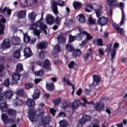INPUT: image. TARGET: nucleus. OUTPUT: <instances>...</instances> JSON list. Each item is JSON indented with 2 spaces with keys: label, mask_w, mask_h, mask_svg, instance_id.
<instances>
[{
  "label": "nucleus",
  "mask_w": 127,
  "mask_h": 127,
  "mask_svg": "<svg viewBox=\"0 0 127 127\" xmlns=\"http://www.w3.org/2000/svg\"><path fill=\"white\" fill-rule=\"evenodd\" d=\"M24 56H25V58H29V57L32 56V52L30 48H26L24 50Z\"/></svg>",
  "instance_id": "4468645a"
},
{
  "label": "nucleus",
  "mask_w": 127,
  "mask_h": 127,
  "mask_svg": "<svg viewBox=\"0 0 127 127\" xmlns=\"http://www.w3.org/2000/svg\"><path fill=\"white\" fill-rule=\"evenodd\" d=\"M104 107L105 105L102 102H98L94 104V108L97 112H101Z\"/></svg>",
  "instance_id": "1a4fd4ad"
},
{
  "label": "nucleus",
  "mask_w": 127,
  "mask_h": 127,
  "mask_svg": "<svg viewBox=\"0 0 127 127\" xmlns=\"http://www.w3.org/2000/svg\"><path fill=\"white\" fill-rule=\"evenodd\" d=\"M83 3L82 2L74 1L73 2V6L74 9H80L82 7Z\"/></svg>",
  "instance_id": "a878e982"
},
{
  "label": "nucleus",
  "mask_w": 127,
  "mask_h": 127,
  "mask_svg": "<svg viewBox=\"0 0 127 127\" xmlns=\"http://www.w3.org/2000/svg\"><path fill=\"white\" fill-rule=\"evenodd\" d=\"M28 18L30 22H34L36 18V15H35V13H34V12H31L29 13L28 14Z\"/></svg>",
  "instance_id": "4be33fe9"
},
{
  "label": "nucleus",
  "mask_w": 127,
  "mask_h": 127,
  "mask_svg": "<svg viewBox=\"0 0 127 127\" xmlns=\"http://www.w3.org/2000/svg\"><path fill=\"white\" fill-rule=\"evenodd\" d=\"M43 73H44V70L40 69L39 71H36L35 72V76H42V75H43Z\"/></svg>",
  "instance_id": "603ef678"
},
{
  "label": "nucleus",
  "mask_w": 127,
  "mask_h": 127,
  "mask_svg": "<svg viewBox=\"0 0 127 127\" xmlns=\"http://www.w3.org/2000/svg\"><path fill=\"white\" fill-rule=\"evenodd\" d=\"M60 126L61 127H66L68 126V123L65 120L61 121L60 122Z\"/></svg>",
  "instance_id": "37998d69"
},
{
  "label": "nucleus",
  "mask_w": 127,
  "mask_h": 127,
  "mask_svg": "<svg viewBox=\"0 0 127 127\" xmlns=\"http://www.w3.org/2000/svg\"><path fill=\"white\" fill-rule=\"evenodd\" d=\"M23 41L24 43L27 44L30 41V37L28 36L27 33H23Z\"/></svg>",
  "instance_id": "bb28decb"
},
{
  "label": "nucleus",
  "mask_w": 127,
  "mask_h": 127,
  "mask_svg": "<svg viewBox=\"0 0 127 127\" xmlns=\"http://www.w3.org/2000/svg\"><path fill=\"white\" fill-rule=\"evenodd\" d=\"M65 48L68 52H72V51H74V47L70 43H68L65 45Z\"/></svg>",
  "instance_id": "cd10ccee"
},
{
  "label": "nucleus",
  "mask_w": 127,
  "mask_h": 127,
  "mask_svg": "<svg viewBox=\"0 0 127 127\" xmlns=\"http://www.w3.org/2000/svg\"><path fill=\"white\" fill-rule=\"evenodd\" d=\"M84 35V34H82L80 31L79 33H78L75 36L76 40H77L78 41H80L82 39H83V36Z\"/></svg>",
  "instance_id": "58836bf2"
},
{
  "label": "nucleus",
  "mask_w": 127,
  "mask_h": 127,
  "mask_svg": "<svg viewBox=\"0 0 127 127\" xmlns=\"http://www.w3.org/2000/svg\"><path fill=\"white\" fill-rule=\"evenodd\" d=\"M36 91L37 92H35L32 96L33 100H37L39 98V96H40V91L39 89H37Z\"/></svg>",
  "instance_id": "f704fd0d"
},
{
  "label": "nucleus",
  "mask_w": 127,
  "mask_h": 127,
  "mask_svg": "<svg viewBox=\"0 0 127 127\" xmlns=\"http://www.w3.org/2000/svg\"><path fill=\"white\" fill-rule=\"evenodd\" d=\"M68 39H69L68 43H72V42L76 40V37H75V36H72V35H69Z\"/></svg>",
  "instance_id": "49530a36"
},
{
  "label": "nucleus",
  "mask_w": 127,
  "mask_h": 127,
  "mask_svg": "<svg viewBox=\"0 0 127 127\" xmlns=\"http://www.w3.org/2000/svg\"><path fill=\"white\" fill-rule=\"evenodd\" d=\"M14 104H15V105L16 106H21L23 104V101H22V100H21L19 99L16 98L14 101Z\"/></svg>",
  "instance_id": "c9c22d12"
},
{
  "label": "nucleus",
  "mask_w": 127,
  "mask_h": 127,
  "mask_svg": "<svg viewBox=\"0 0 127 127\" xmlns=\"http://www.w3.org/2000/svg\"><path fill=\"white\" fill-rule=\"evenodd\" d=\"M18 18L21 19L26 16V11L25 10L19 11L17 14Z\"/></svg>",
  "instance_id": "aec40b11"
},
{
  "label": "nucleus",
  "mask_w": 127,
  "mask_h": 127,
  "mask_svg": "<svg viewBox=\"0 0 127 127\" xmlns=\"http://www.w3.org/2000/svg\"><path fill=\"white\" fill-rule=\"evenodd\" d=\"M55 22L56 23V24L59 25V24L60 23V18L59 17H58V16L56 18Z\"/></svg>",
  "instance_id": "e2e57ef3"
},
{
  "label": "nucleus",
  "mask_w": 127,
  "mask_h": 127,
  "mask_svg": "<svg viewBox=\"0 0 127 127\" xmlns=\"http://www.w3.org/2000/svg\"><path fill=\"white\" fill-rule=\"evenodd\" d=\"M54 51L56 53H59L61 52V48H60L59 45H57L54 46Z\"/></svg>",
  "instance_id": "de8ad7c7"
},
{
  "label": "nucleus",
  "mask_w": 127,
  "mask_h": 127,
  "mask_svg": "<svg viewBox=\"0 0 127 127\" xmlns=\"http://www.w3.org/2000/svg\"><path fill=\"white\" fill-rule=\"evenodd\" d=\"M108 21H109L108 18L105 17H100L97 20L98 24L99 25H100V26H104V25H106V24L108 23Z\"/></svg>",
  "instance_id": "9d476101"
},
{
  "label": "nucleus",
  "mask_w": 127,
  "mask_h": 127,
  "mask_svg": "<svg viewBox=\"0 0 127 127\" xmlns=\"http://www.w3.org/2000/svg\"><path fill=\"white\" fill-rule=\"evenodd\" d=\"M93 78V82L89 85L90 88L93 89L96 87L101 82V78L97 75H93L92 76Z\"/></svg>",
  "instance_id": "39448f33"
},
{
  "label": "nucleus",
  "mask_w": 127,
  "mask_h": 127,
  "mask_svg": "<svg viewBox=\"0 0 127 127\" xmlns=\"http://www.w3.org/2000/svg\"><path fill=\"white\" fill-rule=\"evenodd\" d=\"M88 21H89V24L90 25L96 24V21L91 16H90L88 18Z\"/></svg>",
  "instance_id": "3c124183"
},
{
  "label": "nucleus",
  "mask_w": 127,
  "mask_h": 127,
  "mask_svg": "<svg viewBox=\"0 0 127 127\" xmlns=\"http://www.w3.org/2000/svg\"><path fill=\"white\" fill-rule=\"evenodd\" d=\"M82 92H83V90H82V89L79 88L76 92V95H77V96H80Z\"/></svg>",
  "instance_id": "0e129e2a"
},
{
  "label": "nucleus",
  "mask_w": 127,
  "mask_h": 127,
  "mask_svg": "<svg viewBox=\"0 0 127 127\" xmlns=\"http://www.w3.org/2000/svg\"><path fill=\"white\" fill-rule=\"evenodd\" d=\"M35 113L36 112L33 109H30L29 111V118L31 122H36V118H35Z\"/></svg>",
  "instance_id": "6e6552de"
},
{
  "label": "nucleus",
  "mask_w": 127,
  "mask_h": 127,
  "mask_svg": "<svg viewBox=\"0 0 127 127\" xmlns=\"http://www.w3.org/2000/svg\"><path fill=\"white\" fill-rule=\"evenodd\" d=\"M50 122V118L49 116H46L42 119L41 123L43 127H46V125H48Z\"/></svg>",
  "instance_id": "a211bd4d"
},
{
  "label": "nucleus",
  "mask_w": 127,
  "mask_h": 127,
  "mask_svg": "<svg viewBox=\"0 0 127 127\" xmlns=\"http://www.w3.org/2000/svg\"><path fill=\"white\" fill-rule=\"evenodd\" d=\"M75 65V62L74 61H71L70 63L68 64V67L69 69H72L73 67Z\"/></svg>",
  "instance_id": "13d9d810"
},
{
  "label": "nucleus",
  "mask_w": 127,
  "mask_h": 127,
  "mask_svg": "<svg viewBox=\"0 0 127 127\" xmlns=\"http://www.w3.org/2000/svg\"><path fill=\"white\" fill-rule=\"evenodd\" d=\"M33 87V83H26L25 84V87L27 90L31 89Z\"/></svg>",
  "instance_id": "09e8293b"
},
{
  "label": "nucleus",
  "mask_w": 127,
  "mask_h": 127,
  "mask_svg": "<svg viewBox=\"0 0 127 127\" xmlns=\"http://www.w3.org/2000/svg\"><path fill=\"white\" fill-rule=\"evenodd\" d=\"M13 95V93L11 91L9 90V91H6L5 93L4 96L6 98V99H10L12 97Z\"/></svg>",
  "instance_id": "e433bc0d"
},
{
  "label": "nucleus",
  "mask_w": 127,
  "mask_h": 127,
  "mask_svg": "<svg viewBox=\"0 0 127 127\" xmlns=\"http://www.w3.org/2000/svg\"><path fill=\"white\" fill-rule=\"evenodd\" d=\"M106 2L109 6L118 5V0H106Z\"/></svg>",
  "instance_id": "5701e85b"
},
{
  "label": "nucleus",
  "mask_w": 127,
  "mask_h": 127,
  "mask_svg": "<svg viewBox=\"0 0 127 127\" xmlns=\"http://www.w3.org/2000/svg\"><path fill=\"white\" fill-rule=\"evenodd\" d=\"M53 102L55 105V107H58L60 104V103H61V98L54 99Z\"/></svg>",
  "instance_id": "a19ab883"
},
{
  "label": "nucleus",
  "mask_w": 127,
  "mask_h": 127,
  "mask_svg": "<svg viewBox=\"0 0 127 127\" xmlns=\"http://www.w3.org/2000/svg\"><path fill=\"white\" fill-rule=\"evenodd\" d=\"M40 28L41 30H43L44 33L46 34L47 33V26L44 24V21H37L36 22H34L33 23L31 26L30 29L31 30H33L34 35L37 36V38L39 39L40 38V33H41V31L40 30L37 29L36 28Z\"/></svg>",
  "instance_id": "f03ea898"
},
{
  "label": "nucleus",
  "mask_w": 127,
  "mask_h": 127,
  "mask_svg": "<svg viewBox=\"0 0 127 127\" xmlns=\"http://www.w3.org/2000/svg\"><path fill=\"white\" fill-rule=\"evenodd\" d=\"M78 30L80 32V33L82 34H84V35L86 36L87 40H91V39H93V36H91L90 34L88 33L86 31H81V28L78 27Z\"/></svg>",
  "instance_id": "412c9836"
},
{
  "label": "nucleus",
  "mask_w": 127,
  "mask_h": 127,
  "mask_svg": "<svg viewBox=\"0 0 127 127\" xmlns=\"http://www.w3.org/2000/svg\"><path fill=\"white\" fill-rule=\"evenodd\" d=\"M50 112L53 117L55 116L56 111L54 109H50Z\"/></svg>",
  "instance_id": "680f3d73"
},
{
  "label": "nucleus",
  "mask_w": 127,
  "mask_h": 127,
  "mask_svg": "<svg viewBox=\"0 0 127 127\" xmlns=\"http://www.w3.org/2000/svg\"><path fill=\"white\" fill-rule=\"evenodd\" d=\"M1 47L2 48H9L10 47V41L9 39H5L3 41L2 45H1Z\"/></svg>",
  "instance_id": "f8f14e48"
},
{
  "label": "nucleus",
  "mask_w": 127,
  "mask_h": 127,
  "mask_svg": "<svg viewBox=\"0 0 127 127\" xmlns=\"http://www.w3.org/2000/svg\"><path fill=\"white\" fill-rule=\"evenodd\" d=\"M81 54H82V52L79 49H76L73 53V56L77 57V56H79Z\"/></svg>",
  "instance_id": "8fccbe9b"
},
{
  "label": "nucleus",
  "mask_w": 127,
  "mask_h": 127,
  "mask_svg": "<svg viewBox=\"0 0 127 127\" xmlns=\"http://www.w3.org/2000/svg\"><path fill=\"white\" fill-rule=\"evenodd\" d=\"M16 94L17 96L19 97H23L24 96V91L23 89H18L16 92Z\"/></svg>",
  "instance_id": "ea45409f"
},
{
  "label": "nucleus",
  "mask_w": 127,
  "mask_h": 127,
  "mask_svg": "<svg viewBox=\"0 0 127 127\" xmlns=\"http://www.w3.org/2000/svg\"><path fill=\"white\" fill-rule=\"evenodd\" d=\"M46 21L47 24L52 25L54 22V17H53L51 14L47 15L46 17Z\"/></svg>",
  "instance_id": "9b49d317"
},
{
  "label": "nucleus",
  "mask_w": 127,
  "mask_h": 127,
  "mask_svg": "<svg viewBox=\"0 0 127 127\" xmlns=\"http://www.w3.org/2000/svg\"><path fill=\"white\" fill-rule=\"evenodd\" d=\"M92 43L93 44H94V45H97V46H104L103 40L101 38L94 39Z\"/></svg>",
  "instance_id": "6ab92c4d"
},
{
  "label": "nucleus",
  "mask_w": 127,
  "mask_h": 127,
  "mask_svg": "<svg viewBox=\"0 0 127 127\" xmlns=\"http://www.w3.org/2000/svg\"><path fill=\"white\" fill-rule=\"evenodd\" d=\"M12 79L13 81H19L20 79V74L18 73H14L12 75Z\"/></svg>",
  "instance_id": "c85d7f7f"
},
{
  "label": "nucleus",
  "mask_w": 127,
  "mask_h": 127,
  "mask_svg": "<svg viewBox=\"0 0 127 127\" xmlns=\"http://www.w3.org/2000/svg\"><path fill=\"white\" fill-rule=\"evenodd\" d=\"M3 98H4V94L3 93L0 92V101H2V100H3Z\"/></svg>",
  "instance_id": "774afa93"
},
{
  "label": "nucleus",
  "mask_w": 127,
  "mask_h": 127,
  "mask_svg": "<svg viewBox=\"0 0 127 127\" xmlns=\"http://www.w3.org/2000/svg\"><path fill=\"white\" fill-rule=\"evenodd\" d=\"M62 105L63 109H67V108H69V106L68 102L66 101H63Z\"/></svg>",
  "instance_id": "5fc2aeb1"
},
{
  "label": "nucleus",
  "mask_w": 127,
  "mask_h": 127,
  "mask_svg": "<svg viewBox=\"0 0 127 127\" xmlns=\"http://www.w3.org/2000/svg\"><path fill=\"white\" fill-rule=\"evenodd\" d=\"M6 20L4 18H1L0 22V35L3 34L4 31V26L2 23H5Z\"/></svg>",
  "instance_id": "dca6fc26"
},
{
  "label": "nucleus",
  "mask_w": 127,
  "mask_h": 127,
  "mask_svg": "<svg viewBox=\"0 0 127 127\" xmlns=\"http://www.w3.org/2000/svg\"><path fill=\"white\" fill-rule=\"evenodd\" d=\"M95 13L96 14L97 17L100 18L102 14V11H101V9H95Z\"/></svg>",
  "instance_id": "864d4df0"
},
{
  "label": "nucleus",
  "mask_w": 127,
  "mask_h": 127,
  "mask_svg": "<svg viewBox=\"0 0 127 127\" xmlns=\"http://www.w3.org/2000/svg\"><path fill=\"white\" fill-rule=\"evenodd\" d=\"M5 11H6L8 15H10V14H11V10L10 9L7 8V7H4L3 9L0 8V13L4 14L5 13Z\"/></svg>",
  "instance_id": "b1692460"
},
{
  "label": "nucleus",
  "mask_w": 127,
  "mask_h": 127,
  "mask_svg": "<svg viewBox=\"0 0 127 127\" xmlns=\"http://www.w3.org/2000/svg\"><path fill=\"white\" fill-rule=\"evenodd\" d=\"M26 105L28 106V107H33L34 106V101L32 100V99L28 98L26 101Z\"/></svg>",
  "instance_id": "72a5a7b5"
},
{
  "label": "nucleus",
  "mask_w": 127,
  "mask_h": 127,
  "mask_svg": "<svg viewBox=\"0 0 127 127\" xmlns=\"http://www.w3.org/2000/svg\"><path fill=\"white\" fill-rule=\"evenodd\" d=\"M48 43L46 41H43L37 44V49H46Z\"/></svg>",
  "instance_id": "ddd939ff"
},
{
  "label": "nucleus",
  "mask_w": 127,
  "mask_h": 127,
  "mask_svg": "<svg viewBox=\"0 0 127 127\" xmlns=\"http://www.w3.org/2000/svg\"><path fill=\"white\" fill-rule=\"evenodd\" d=\"M36 65H38V66H40V67H42L43 65V62L41 61H37L36 62Z\"/></svg>",
  "instance_id": "bf43d9fd"
},
{
  "label": "nucleus",
  "mask_w": 127,
  "mask_h": 127,
  "mask_svg": "<svg viewBox=\"0 0 127 127\" xmlns=\"http://www.w3.org/2000/svg\"><path fill=\"white\" fill-rule=\"evenodd\" d=\"M78 20L80 23H85V22H86V20L85 19V16L84 14H80L79 15Z\"/></svg>",
  "instance_id": "4c0bfd02"
},
{
  "label": "nucleus",
  "mask_w": 127,
  "mask_h": 127,
  "mask_svg": "<svg viewBox=\"0 0 127 127\" xmlns=\"http://www.w3.org/2000/svg\"><path fill=\"white\" fill-rule=\"evenodd\" d=\"M9 79L7 78L5 80L4 82V85L5 87H8L9 86Z\"/></svg>",
  "instance_id": "4d7b16f0"
},
{
  "label": "nucleus",
  "mask_w": 127,
  "mask_h": 127,
  "mask_svg": "<svg viewBox=\"0 0 127 127\" xmlns=\"http://www.w3.org/2000/svg\"><path fill=\"white\" fill-rule=\"evenodd\" d=\"M4 70V66H3V65L0 64V77L1 75V73H2V71Z\"/></svg>",
  "instance_id": "052dcab7"
},
{
  "label": "nucleus",
  "mask_w": 127,
  "mask_h": 127,
  "mask_svg": "<svg viewBox=\"0 0 127 127\" xmlns=\"http://www.w3.org/2000/svg\"><path fill=\"white\" fill-rule=\"evenodd\" d=\"M74 24V21L72 19H66L65 21V25L66 27H71Z\"/></svg>",
  "instance_id": "7c9ffc66"
},
{
  "label": "nucleus",
  "mask_w": 127,
  "mask_h": 127,
  "mask_svg": "<svg viewBox=\"0 0 127 127\" xmlns=\"http://www.w3.org/2000/svg\"><path fill=\"white\" fill-rule=\"evenodd\" d=\"M11 42L13 45H18L20 43V38L18 37L13 36L11 38Z\"/></svg>",
  "instance_id": "f3484780"
},
{
  "label": "nucleus",
  "mask_w": 127,
  "mask_h": 127,
  "mask_svg": "<svg viewBox=\"0 0 127 127\" xmlns=\"http://www.w3.org/2000/svg\"><path fill=\"white\" fill-rule=\"evenodd\" d=\"M7 114L2 113L1 115V119L4 124H8L10 122L11 124H13L11 127H16V111L13 109H8L7 110Z\"/></svg>",
  "instance_id": "f257e3e1"
},
{
  "label": "nucleus",
  "mask_w": 127,
  "mask_h": 127,
  "mask_svg": "<svg viewBox=\"0 0 127 127\" xmlns=\"http://www.w3.org/2000/svg\"><path fill=\"white\" fill-rule=\"evenodd\" d=\"M119 7L122 11V18L120 22V26H122L125 23V19H126V14H125V10H124V8H125V3L123 2H120Z\"/></svg>",
  "instance_id": "20e7f679"
},
{
  "label": "nucleus",
  "mask_w": 127,
  "mask_h": 127,
  "mask_svg": "<svg viewBox=\"0 0 127 127\" xmlns=\"http://www.w3.org/2000/svg\"><path fill=\"white\" fill-rule=\"evenodd\" d=\"M66 85H67V86H72V87L74 86V84H73L71 82H70V81H69V80L68 79H67L66 80Z\"/></svg>",
  "instance_id": "69168bd1"
},
{
  "label": "nucleus",
  "mask_w": 127,
  "mask_h": 127,
  "mask_svg": "<svg viewBox=\"0 0 127 127\" xmlns=\"http://www.w3.org/2000/svg\"><path fill=\"white\" fill-rule=\"evenodd\" d=\"M21 71H23V65L21 64H18L16 67V71L17 73H20Z\"/></svg>",
  "instance_id": "473e14b6"
},
{
  "label": "nucleus",
  "mask_w": 127,
  "mask_h": 127,
  "mask_svg": "<svg viewBox=\"0 0 127 127\" xmlns=\"http://www.w3.org/2000/svg\"><path fill=\"white\" fill-rule=\"evenodd\" d=\"M112 25L114 28H116V30L119 32V33H120V34H124V32L123 31V28L119 27H117V26H116V24H115L114 22L112 23Z\"/></svg>",
  "instance_id": "2f4dec72"
},
{
  "label": "nucleus",
  "mask_w": 127,
  "mask_h": 127,
  "mask_svg": "<svg viewBox=\"0 0 127 127\" xmlns=\"http://www.w3.org/2000/svg\"><path fill=\"white\" fill-rule=\"evenodd\" d=\"M13 57L14 58H16L18 59V58H20V50H17L13 54Z\"/></svg>",
  "instance_id": "79ce46f5"
},
{
  "label": "nucleus",
  "mask_w": 127,
  "mask_h": 127,
  "mask_svg": "<svg viewBox=\"0 0 127 127\" xmlns=\"http://www.w3.org/2000/svg\"><path fill=\"white\" fill-rule=\"evenodd\" d=\"M120 46V44L118 43H114L113 45V49H112L111 55V61H114L116 55L117 54V48Z\"/></svg>",
  "instance_id": "423d86ee"
},
{
  "label": "nucleus",
  "mask_w": 127,
  "mask_h": 127,
  "mask_svg": "<svg viewBox=\"0 0 127 127\" xmlns=\"http://www.w3.org/2000/svg\"><path fill=\"white\" fill-rule=\"evenodd\" d=\"M80 105H81V101L79 99H77L72 103L71 108L72 110H76V109L79 108Z\"/></svg>",
  "instance_id": "2eb2a0df"
},
{
  "label": "nucleus",
  "mask_w": 127,
  "mask_h": 127,
  "mask_svg": "<svg viewBox=\"0 0 127 127\" xmlns=\"http://www.w3.org/2000/svg\"><path fill=\"white\" fill-rule=\"evenodd\" d=\"M64 4H65V1L60 0L59 1H54L52 3V8L53 9V11L56 15H57L58 14V8L57 7V5H59V6H64Z\"/></svg>",
  "instance_id": "7ed1b4c3"
},
{
  "label": "nucleus",
  "mask_w": 127,
  "mask_h": 127,
  "mask_svg": "<svg viewBox=\"0 0 127 127\" xmlns=\"http://www.w3.org/2000/svg\"><path fill=\"white\" fill-rule=\"evenodd\" d=\"M58 40L60 44L61 43L64 44V42H66V38L65 37H59L58 38Z\"/></svg>",
  "instance_id": "c03bdc74"
},
{
  "label": "nucleus",
  "mask_w": 127,
  "mask_h": 127,
  "mask_svg": "<svg viewBox=\"0 0 127 127\" xmlns=\"http://www.w3.org/2000/svg\"><path fill=\"white\" fill-rule=\"evenodd\" d=\"M8 108V106H7V105L6 104V103L2 102L0 104V109L1 112H6L7 111V108Z\"/></svg>",
  "instance_id": "393cba45"
},
{
  "label": "nucleus",
  "mask_w": 127,
  "mask_h": 127,
  "mask_svg": "<svg viewBox=\"0 0 127 127\" xmlns=\"http://www.w3.org/2000/svg\"><path fill=\"white\" fill-rule=\"evenodd\" d=\"M45 55H46V52L41 51L39 55V56L40 58L43 59V58H44L45 57Z\"/></svg>",
  "instance_id": "6e6d98bb"
},
{
  "label": "nucleus",
  "mask_w": 127,
  "mask_h": 127,
  "mask_svg": "<svg viewBox=\"0 0 127 127\" xmlns=\"http://www.w3.org/2000/svg\"><path fill=\"white\" fill-rule=\"evenodd\" d=\"M42 67L45 69L46 72H49L51 70V64H50V62L48 59H46L44 62Z\"/></svg>",
  "instance_id": "0eeeda50"
},
{
  "label": "nucleus",
  "mask_w": 127,
  "mask_h": 127,
  "mask_svg": "<svg viewBox=\"0 0 127 127\" xmlns=\"http://www.w3.org/2000/svg\"><path fill=\"white\" fill-rule=\"evenodd\" d=\"M46 88L49 91H54V83L53 82H50V83H47Z\"/></svg>",
  "instance_id": "c756f323"
},
{
  "label": "nucleus",
  "mask_w": 127,
  "mask_h": 127,
  "mask_svg": "<svg viewBox=\"0 0 127 127\" xmlns=\"http://www.w3.org/2000/svg\"><path fill=\"white\" fill-rule=\"evenodd\" d=\"M91 91H92L91 90H89L88 89H85L84 90V93H85V94L86 95H90L91 93Z\"/></svg>",
  "instance_id": "338daca9"
},
{
  "label": "nucleus",
  "mask_w": 127,
  "mask_h": 127,
  "mask_svg": "<svg viewBox=\"0 0 127 127\" xmlns=\"http://www.w3.org/2000/svg\"><path fill=\"white\" fill-rule=\"evenodd\" d=\"M113 44L112 43L108 44L106 46V52H107L108 53H110L112 51V46Z\"/></svg>",
  "instance_id": "a18cd8bd"
}]
</instances>
